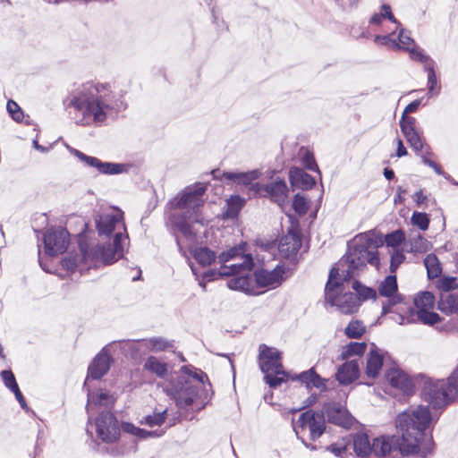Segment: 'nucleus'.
Returning <instances> with one entry per match:
<instances>
[{
	"label": "nucleus",
	"instance_id": "f257e3e1",
	"mask_svg": "<svg viewBox=\"0 0 458 458\" xmlns=\"http://www.w3.org/2000/svg\"><path fill=\"white\" fill-rule=\"evenodd\" d=\"M432 420L428 407L404 411L396 419L397 436H382L372 441V457H386L394 453L425 458L433 449L431 436L425 433Z\"/></svg>",
	"mask_w": 458,
	"mask_h": 458
},
{
	"label": "nucleus",
	"instance_id": "f03ea898",
	"mask_svg": "<svg viewBox=\"0 0 458 458\" xmlns=\"http://www.w3.org/2000/svg\"><path fill=\"white\" fill-rule=\"evenodd\" d=\"M68 107L76 124L101 126L108 116L124 110L126 103L111 83L89 81L73 91Z\"/></svg>",
	"mask_w": 458,
	"mask_h": 458
},
{
	"label": "nucleus",
	"instance_id": "7ed1b4c3",
	"mask_svg": "<svg viewBox=\"0 0 458 458\" xmlns=\"http://www.w3.org/2000/svg\"><path fill=\"white\" fill-rule=\"evenodd\" d=\"M99 235L109 236L114 233L113 245L98 244L90 247V250L82 249L85 259H91L93 264L110 265L116 262L123 256L124 246L128 239L124 224L123 212L114 208L112 213L103 214L96 220Z\"/></svg>",
	"mask_w": 458,
	"mask_h": 458
},
{
	"label": "nucleus",
	"instance_id": "20e7f679",
	"mask_svg": "<svg viewBox=\"0 0 458 458\" xmlns=\"http://www.w3.org/2000/svg\"><path fill=\"white\" fill-rule=\"evenodd\" d=\"M381 244L382 240L375 232L369 231L356 235L346 255L335 267L338 270V275L343 276V281L353 277L367 264L378 268L380 261L377 250Z\"/></svg>",
	"mask_w": 458,
	"mask_h": 458
},
{
	"label": "nucleus",
	"instance_id": "39448f33",
	"mask_svg": "<svg viewBox=\"0 0 458 458\" xmlns=\"http://www.w3.org/2000/svg\"><path fill=\"white\" fill-rule=\"evenodd\" d=\"M206 187L198 183L186 188L173 201L172 206L179 211L172 216V223L187 239L193 240L197 233L196 225H205L208 220L201 216L199 208L203 205Z\"/></svg>",
	"mask_w": 458,
	"mask_h": 458
},
{
	"label": "nucleus",
	"instance_id": "423d86ee",
	"mask_svg": "<svg viewBox=\"0 0 458 458\" xmlns=\"http://www.w3.org/2000/svg\"><path fill=\"white\" fill-rule=\"evenodd\" d=\"M180 373L171 375L170 380L164 386V391L175 401L178 407L184 408L191 405L198 395L197 387L185 377H191L202 384L208 377L203 371L191 365L182 366Z\"/></svg>",
	"mask_w": 458,
	"mask_h": 458
},
{
	"label": "nucleus",
	"instance_id": "0eeeda50",
	"mask_svg": "<svg viewBox=\"0 0 458 458\" xmlns=\"http://www.w3.org/2000/svg\"><path fill=\"white\" fill-rule=\"evenodd\" d=\"M245 244L231 248L218 256L221 264L219 270H209L204 274L208 281L216 280L222 276H230L250 272L253 266L251 255L245 254Z\"/></svg>",
	"mask_w": 458,
	"mask_h": 458
},
{
	"label": "nucleus",
	"instance_id": "6e6552de",
	"mask_svg": "<svg viewBox=\"0 0 458 458\" xmlns=\"http://www.w3.org/2000/svg\"><path fill=\"white\" fill-rule=\"evenodd\" d=\"M423 399L434 409H440L458 396V368L446 379H429L424 383Z\"/></svg>",
	"mask_w": 458,
	"mask_h": 458
},
{
	"label": "nucleus",
	"instance_id": "1a4fd4ad",
	"mask_svg": "<svg viewBox=\"0 0 458 458\" xmlns=\"http://www.w3.org/2000/svg\"><path fill=\"white\" fill-rule=\"evenodd\" d=\"M338 270L332 268L325 289L326 301L335 306L344 314H352L358 311L360 301L353 293H341L344 290V282L340 283Z\"/></svg>",
	"mask_w": 458,
	"mask_h": 458
},
{
	"label": "nucleus",
	"instance_id": "9d476101",
	"mask_svg": "<svg viewBox=\"0 0 458 458\" xmlns=\"http://www.w3.org/2000/svg\"><path fill=\"white\" fill-rule=\"evenodd\" d=\"M259 367L265 374V380L270 387L279 386L286 377L281 362V353L275 348L265 344L259 346Z\"/></svg>",
	"mask_w": 458,
	"mask_h": 458
},
{
	"label": "nucleus",
	"instance_id": "9b49d317",
	"mask_svg": "<svg viewBox=\"0 0 458 458\" xmlns=\"http://www.w3.org/2000/svg\"><path fill=\"white\" fill-rule=\"evenodd\" d=\"M325 428V417L323 413L313 411H307L301 413L299 419L293 422V430L296 436L301 439L306 446H309L305 443L306 437L315 441L322 436Z\"/></svg>",
	"mask_w": 458,
	"mask_h": 458
},
{
	"label": "nucleus",
	"instance_id": "f8f14e48",
	"mask_svg": "<svg viewBox=\"0 0 458 458\" xmlns=\"http://www.w3.org/2000/svg\"><path fill=\"white\" fill-rule=\"evenodd\" d=\"M69 150L85 165L96 168L98 172L103 174L115 175L125 174L131 168V165L129 164L103 162L95 157L87 156L78 149L69 148Z\"/></svg>",
	"mask_w": 458,
	"mask_h": 458
},
{
	"label": "nucleus",
	"instance_id": "ddd939ff",
	"mask_svg": "<svg viewBox=\"0 0 458 458\" xmlns=\"http://www.w3.org/2000/svg\"><path fill=\"white\" fill-rule=\"evenodd\" d=\"M413 304V312L418 321L428 325H434L440 321L439 315L432 311L435 306V297L431 293L422 292L419 293L414 298Z\"/></svg>",
	"mask_w": 458,
	"mask_h": 458
},
{
	"label": "nucleus",
	"instance_id": "4468645a",
	"mask_svg": "<svg viewBox=\"0 0 458 458\" xmlns=\"http://www.w3.org/2000/svg\"><path fill=\"white\" fill-rule=\"evenodd\" d=\"M96 428L98 437L103 442L113 443L117 440L120 435L118 422L108 411H102L96 419Z\"/></svg>",
	"mask_w": 458,
	"mask_h": 458
},
{
	"label": "nucleus",
	"instance_id": "2eb2a0df",
	"mask_svg": "<svg viewBox=\"0 0 458 458\" xmlns=\"http://www.w3.org/2000/svg\"><path fill=\"white\" fill-rule=\"evenodd\" d=\"M46 253L56 256L64 253L69 245V233L64 228H51L44 236Z\"/></svg>",
	"mask_w": 458,
	"mask_h": 458
},
{
	"label": "nucleus",
	"instance_id": "dca6fc26",
	"mask_svg": "<svg viewBox=\"0 0 458 458\" xmlns=\"http://www.w3.org/2000/svg\"><path fill=\"white\" fill-rule=\"evenodd\" d=\"M393 313L391 318L399 325H404L418 321L413 309L401 302L400 299L390 300L387 305H383V314Z\"/></svg>",
	"mask_w": 458,
	"mask_h": 458
},
{
	"label": "nucleus",
	"instance_id": "f3484780",
	"mask_svg": "<svg viewBox=\"0 0 458 458\" xmlns=\"http://www.w3.org/2000/svg\"><path fill=\"white\" fill-rule=\"evenodd\" d=\"M284 269L276 266L273 270L261 269L255 272V284L258 287L276 288L284 280Z\"/></svg>",
	"mask_w": 458,
	"mask_h": 458
},
{
	"label": "nucleus",
	"instance_id": "a211bd4d",
	"mask_svg": "<svg viewBox=\"0 0 458 458\" xmlns=\"http://www.w3.org/2000/svg\"><path fill=\"white\" fill-rule=\"evenodd\" d=\"M386 379L390 386L403 394H410L413 389L411 378L398 367H392L386 372Z\"/></svg>",
	"mask_w": 458,
	"mask_h": 458
},
{
	"label": "nucleus",
	"instance_id": "6ab92c4d",
	"mask_svg": "<svg viewBox=\"0 0 458 458\" xmlns=\"http://www.w3.org/2000/svg\"><path fill=\"white\" fill-rule=\"evenodd\" d=\"M301 247V238L296 227L292 226L287 234L280 240L278 250L280 254L286 259L296 255Z\"/></svg>",
	"mask_w": 458,
	"mask_h": 458
},
{
	"label": "nucleus",
	"instance_id": "aec40b11",
	"mask_svg": "<svg viewBox=\"0 0 458 458\" xmlns=\"http://www.w3.org/2000/svg\"><path fill=\"white\" fill-rule=\"evenodd\" d=\"M401 131L403 133L410 146L417 152L423 150V140L421 136L415 129V118L402 115L400 121Z\"/></svg>",
	"mask_w": 458,
	"mask_h": 458
},
{
	"label": "nucleus",
	"instance_id": "412c9836",
	"mask_svg": "<svg viewBox=\"0 0 458 458\" xmlns=\"http://www.w3.org/2000/svg\"><path fill=\"white\" fill-rule=\"evenodd\" d=\"M384 352L372 344L368 353L365 369L368 377L376 378L379 375L384 364Z\"/></svg>",
	"mask_w": 458,
	"mask_h": 458
},
{
	"label": "nucleus",
	"instance_id": "4be33fe9",
	"mask_svg": "<svg viewBox=\"0 0 458 458\" xmlns=\"http://www.w3.org/2000/svg\"><path fill=\"white\" fill-rule=\"evenodd\" d=\"M114 397L109 394L107 392L100 393H88V403L86 406L87 412L89 414V421L91 420V416L98 408H109L114 403Z\"/></svg>",
	"mask_w": 458,
	"mask_h": 458
},
{
	"label": "nucleus",
	"instance_id": "5701e85b",
	"mask_svg": "<svg viewBox=\"0 0 458 458\" xmlns=\"http://www.w3.org/2000/svg\"><path fill=\"white\" fill-rule=\"evenodd\" d=\"M111 357L106 352H101L98 353L88 369V378L99 379L110 369Z\"/></svg>",
	"mask_w": 458,
	"mask_h": 458
},
{
	"label": "nucleus",
	"instance_id": "b1692460",
	"mask_svg": "<svg viewBox=\"0 0 458 458\" xmlns=\"http://www.w3.org/2000/svg\"><path fill=\"white\" fill-rule=\"evenodd\" d=\"M241 274L239 276L231 278L227 282V286L232 290L241 291L248 294H259V292L256 289L255 278L253 279L249 272Z\"/></svg>",
	"mask_w": 458,
	"mask_h": 458
},
{
	"label": "nucleus",
	"instance_id": "393cba45",
	"mask_svg": "<svg viewBox=\"0 0 458 458\" xmlns=\"http://www.w3.org/2000/svg\"><path fill=\"white\" fill-rule=\"evenodd\" d=\"M265 191L270 199L279 206H283L288 195V188L285 182L279 178L267 184L265 186Z\"/></svg>",
	"mask_w": 458,
	"mask_h": 458
},
{
	"label": "nucleus",
	"instance_id": "a878e982",
	"mask_svg": "<svg viewBox=\"0 0 458 458\" xmlns=\"http://www.w3.org/2000/svg\"><path fill=\"white\" fill-rule=\"evenodd\" d=\"M360 368L357 360H351L344 363L336 373V379L342 385H349L358 378Z\"/></svg>",
	"mask_w": 458,
	"mask_h": 458
},
{
	"label": "nucleus",
	"instance_id": "bb28decb",
	"mask_svg": "<svg viewBox=\"0 0 458 458\" xmlns=\"http://www.w3.org/2000/svg\"><path fill=\"white\" fill-rule=\"evenodd\" d=\"M260 173L259 170H252L249 172H225L223 178L236 185L248 186L257 180Z\"/></svg>",
	"mask_w": 458,
	"mask_h": 458
},
{
	"label": "nucleus",
	"instance_id": "cd10ccee",
	"mask_svg": "<svg viewBox=\"0 0 458 458\" xmlns=\"http://www.w3.org/2000/svg\"><path fill=\"white\" fill-rule=\"evenodd\" d=\"M82 249H84L85 250H89V251L90 250V248H88V247L81 244V256L80 257H78V256L65 257L62 260L63 267H64L68 271H73L76 268H80V270H83L84 267H82V263H84L86 266H88V268H89L91 267H97L101 265V264H98L95 266L90 258L88 259H85L83 257Z\"/></svg>",
	"mask_w": 458,
	"mask_h": 458
},
{
	"label": "nucleus",
	"instance_id": "c85d7f7f",
	"mask_svg": "<svg viewBox=\"0 0 458 458\" xmlns=\"http://www.w3.org/2000/svg\"><path fill=\"white\" fill-rule=\"evenodd\" d=\"M289 178L293 187L302 190H309L315 184L313 177L298 167H293L290 170Z\"/></svg>",
	"mask_w": 458,
	"mask_h": 458
},
{
	"label": "nucleus",
	"instance_id": "c756f323",
	"mask_svg": "<svg viewBox=\"0 0 458 458\" xmlns=\"http://www.w3.org/2000/svg\"><path fill=\"white\" fill-rule=\"evenodd\" d=\"M353 450L360 458L372 457V442L369 441L368 435L364 433L354 435Z\"/></svg>",
	"mask_w": 458,
	"mask_h": 458
},
{
	"label": "nucleus",
	"instance_id": "7c9ffc66",
	"mask_svg": "<svg viewBox=\"0 0 458 458\" xmlns=\"http://www.w3.org/2000/svg\"><path fill=\"white\" fill-rule=\"evenodd\" d=\"M139 348L158 352L173 347V343L163 337H152L135 341Z\"/></svg>",
	"mask_w": 458,
	"mask_h": 458
},
{
	"label": "nucleus",
	"instance_id": "2f4dec72",
	"mask_svg": "<svg viewBox=\"0 0 458 458\" xmlns=\"http://www.w3.org/2000/svg\"><path fill=\"white\" fill-rule=\"evenodd\" d=\"M404 245L411 253H425L429 250V242L420 233L410 235Z\"/></svg>",
	"mask_w": 458,
	"mask_h": 458
},
{
	"label": "nucleus",
	"instance_id": "473e14b6",
	"mask_svg": "<svg viewBox=\"0 0 458 458\" xmlns=\"http://www.w3.org/2000/svg\"><path fill=\"white\" fill-rule=\"evenodd\" d=\"M438 310L446 315L458 316V293L443 294L438 301Z\"/></svg>",
	"mask_w": 458,
	"mask_h": 458
},
{
	"label": "nucleus",
	"instance_id": "72a5a7b5",
	"mask_svg": "<svg viewBox=\"0 0 458 458\" xmlns=\"http://www.w3.org/2000/svg\"><path fill=\"white\" fill-rule=\"evenodd\" d=\"M122 429L126 433L136 436L140 439H146L148 437H159L165 434V430L163 429L147 430L140 428L129 422L123 423Z\"/></svg>",
	"mask_w": 458,
	"mask_h": 458
},
{
	"label": "nucleus",
	"instance_id": "f704fd0d",
	"mask_svg": "<svg viewBox=\"0 0 458 458\" xmlns=\"http://www.w3.org/2000/svg\"><path fill=\"white\" fill-rule=\"evenodd\" d=\"M297 378L305 385L306 390H309L312 386L316 388L325 387L323 379L314 371L313 369L301 373L297 376Z\"/></svg>",
	"mask_w": 458,
	"mask_h": 458
},
{
	"label": "nucleus",
	"instance_id": "c9c22d12",
	"mask_svg": "<svg viewBox=\"0 0 458 458\" xmlns=\"http://www.w3.org/2000/svg\"><path fill=\"white\" fill-rule=\"evenodd\" d=\"M144 369L155 374L158 377H164L167 374V364L155 356H149L145 363Z\"/></svg>",
	"mask_w": 458,
	"mask_h": 458
},
{
	"label": "nucleus",
	"instance_id": "e433bc0d",
	"mask_svg": "<svg viewBox=\"0 0 458 458\" xmlns=\"http://www.w3.org/2000/svg\"><path fill=\"white\" fill-rule=\"evenodd\" d=\"M191 253L194 259L202 267L210 266L216 259V253L207 247L195 248Z\"/></svg>",
	"mask_w": 458,
	"mask_h": 458
},
{
	"label": "nucleus",
	"instance_id": "4c0bfd02",
	"mask_svg": "<svg viewBox=\"0 0 458 458\" xmlns=\"http://www.w3.org/2000/svg\"><path fill=\"white\" fill-rule=\"evenodd\" d=\"M384 19H388L391 22L395 24V30H397L400 27V23L397 21V20L394 18V16L392 13L391 7L388 4H383L380 8V12L378 13H374L370 20V24L379 25L381 24L382 21Z\"/></svg>",
	"mask_w": 458,
	"mask_h": 458
},
{
	"label": "nucleus",
	"instance_id": "58836bf2",
	"mask_svg": "<svg viewBox=\"0 0 458 458\" xmlns=\"http://www.w3.org/2000/svg\"><path fill=\"white\" fill-rule=\"evenodd\" d=\"M367 349V344L365 343H351L343 347L341 352V359L347 360L355 356L362 355Z\"/></svg>",
	"mask_w": 458,
	"mask_h": 458
},
{
	"label": "nucleus",
	"instance_id": "ea45409f",
	"mask_svg": "<svg viewBox=\"0 0 458 458\" xmlns=\"http://www.w3.org/2000/svg\"><path fill=\"white\" fill-rule=\"evenodd\" d=\"M352 287L355 291L354 294L357 296V299H359L360 304L365 301L375 300L377 297L375 289L367 287L358 281L352 282Z\"/></svg>",
	"mask_w": 458,
	"mask_h": 458
},
{
	"label": "nucleus",
	"instance_id": "a19ab883",
	"mask_svg": "<svg viewBox=\"0 0 458 458\" xmlns=\"http://www.w3.org/2000/svg\"><path fill=\"white\" fill-rule=\"evenodd\" d=\"M245 203V199L238 195L231 196L227 200V208L224 213L226 218H235Z\"/></svg>",
	"mask_w": 458,
	"mask_h": 458
},
{
	"label": "nucleus",
	"instance_id": "79ce46f5",
	"mask_svg": "<svg viewBox=\"0 0 458 458\" xmlns=\"http://www.w3.org/2000/svg\"><path fill=\"white\" fill-rule=\"evenodd\" d=\"M424 265L427 268L428 276L431 279L437 278L442 272L440 262L435 254H428L424 259Z\"/></svg>",
	"mask_w": 458,
	"mask_h": 458
},
{
	"label": "nucleus",
	"instance_id": "37998d69",
	"mask_svg": "<svg viewBox=\"0 0 458 458\" xmlns=\"http://www.w3.org/2000/svg\"><path fill=\"white\" fill-rule=\"evenodd\" d=\"M397 291V282L395 276H386L378 286V293L382 296L391 297Z\"/></svg>",
	"mask_w": 458,
	"mask_h": 458
},
{
	"label": "nucleus",
	"instance_id": "c03bdc74",
	"mask_svg": "<svg viewBox=\"0 0 458 458\" xmlns=\"http://www.w3.org/2000/svg\"><path fill=\"white\" fill-rule=\"evenodd\" d=\"M167 418V410L162 411H155L152 415L145 416L141 420V424H146L149 427L161 426Z\"/></svg>",
	"mask_w": 458,
	"mask_h": 458
},
{
	"label": "nucleus",
	"instance_id": "a18cd8bd",
	"mask_svg": "<svg viewBox=\"0 0 458 458\" xmlns=\"http://www.w3.org/2000/svg\"><path fill=\"white\" fill-rule=\"evenodd\" d=\"M365 331V326L359 320H352L345 328V334L350 338H360Z\"/></svg>",
	"mask_w": 458,
	"mask_h": 458
},
{
	"label": "nucleus",
	"instance_id": "49530a36",
	"mask_svg": "<svg viewBox=\"0 0 458 458\" xmlns=\"http://www.w3.org/2000/svg\"><path fill=\"white\" fill-rule=\"evenodd\" d=\"M425 71L428 72V95H438L440 92V88L437 86V80L433 66L427 64L425 66Z\"/></svg>",
	"mask_w": 458,
	"mask_h": 458
},
{
	"label": "nucleus",
	"instance_id": "de8ad7c7",
	"mask_svg": "<svg viewBox=\"0 0 458 458\" xmlns=\"http://www.w3.org/2000/svg\"><path fill=\"white\" fill-rule=\"evenodd\" d=\"M411 223L420 230L426 231L428 228L430 219L426 213L414 211L411 217Z\"/></svg>",
	"mask_w": 458,
	"mask_h": 458
},
{
	"label": "nucleus",
	"instance_id": "09e8293b",
	"mask_svg": "<svg viewBox=\"0 0 458 458\" xmlns=\"http://www.w3.org/2000/svg\"><path fill=\"white\" fill-rule=\"evenodd\" d=\"M405 242L404 233L401 230H396L386 236V243L388 247L394 249H399L401 243Z\"/></svg>",
	"mask_w": 458,
	"mask_h": 458
},
{
	"label": "nucleus",
	"instance_id": "8fccbe9b",
	"mask_svg": "<svg viewBox=\"0 0 458 458\" xmlns=\"http://www.w3.org/2000/svg\"><path fill=\"white\" fill-rule=\"evenodd\" d=\"M437 287L444 292L458 289V278L454 276H443L438 280Z\"/></svg>",
	"mask_w": 458,
	"mask_h": 458
},
{
	"label": "nucleus",
	"instance_id": "3c124183",
	"mask_svg": "<svg viewBox=\"0 0 458 458\" xmlns=\"http://www.w3.org/2000/svg\"><path fill=\"white\" fill-rule=\"evenodd\" d=\"M405 256L403 254V250L400 249H394L391 252V261H390V271L391 273H394L399 266L404 261Z\"/></svg>",
	"mask_w": 458,
	"mask_h": 458
},
{
	"label": "nucleus",
	"instance_id": "603ef678",
	"mask_svg": "<svg viewBox=\"0 0 458 458\" xmlns=\"http://www.w3.org/2000/svg\"><path fill=\"white\" fill-rule=\"evenodd\" d=\"M377 45L386 46L392 49H397L400 45L397 43V39L393 37V33L388 35H377L374 39Z\"/></svg>",
	"mask_w": 458,
	"mask_h": 458
},
{
	"label": "nucleus",
	"instance_id": "864d4df0",
	"mask_svg": "<svg viewBox=\"0 0 458 458\" xmlns=\"http://www.w3.org/2000/svg\"><path fill=\"white\" fill-rule=\"evenodd\" d=\"M293 208L296 213L303 215L309 209V203L304 196L296 194L293 201Z\"/></svg>",
	"mask_w": 458,
	"mask_h": 458
},
{
	"label": "nucleus",
	"instance_id": "5fc2aeb1",
	"mask_svg": "<svg viewBox=\"0 0 458 458\" xmlns=\"http://www.w3.org/2000/svg\"><path fill=\"white\" fill-rule=\"evenodd\" d=\"M300 155L301 162L307 169L311 171L318 170L313 155L308 149L301 148Z\"/></svg>",
	"mask_w": 458,
	"mask_h": 458
},
{
	"label": "nucleus",
	"instance_id": "6e6d98bb",
	"mask_svg": "<svg viewBox=\"0 0 458 458\" xmlns=\"http://www.w3.org/2000/svg\"><path fill=\"white\" fill-rule=\"evenodd\" d=\"M6 108L8 113L14 121L18 123H21L22 121L24 114L22 110L16 102H14L13 100H9L7 102Z\"/></svg>",
	"mask_w": 458,
	"mask_h": 458
},
{
	"label": "nucleus",
	"instance_id": "4d7b16f0",
	"mask_svg": "<svg viewBox=\"0 0 458 458\" xmlns=\"http://www.w3.org/2000/svg\"><path fill=\"white\" fill-rule=\"evenodd\" d=\"M327 415H328L329 420L336 425L345 427L348 424L347 419L345 418V413H344V411H343L341 410L328 411Z\"/></svg>",
	"mask_w": 458,
	"mask_h": 458
},
{
	"label": "nucleus",
	"instance_id": "13d9d810",
	"mask_svg": "<svg viewBox=\"0 0 458 458\" xmlns=\"http://www.w3.org/2000/svg\"><path fill=\"white\" fill-rule=\"evenodd\" d=\"M1 377L4 383V386L12 392L19 387L14 375L11 370H3L1 372Z\"/></svg>",
	"mask_w": 458,
	"mask_h": 458
},
{
	"label": "nucleus",
	"instance_id": "bf43d9fd",
	"mask_svg": "<svg viewBox=\"0 0 458 458\" xmlns=\"http://www.w3.org/2000/svg\"><path fill=\"white\" fill-rule=\"evenodd\" d=\"M397 43L400 47L397 49L410 50L414 41L410 35L405 34L403 29L400 30Z\"/></svg>",
	"mask_w": 458,
	"mask_h": 458
},
{
	"label": "nucleus",
	"instance_id": "052dcab7",
	"mask_svg": "<svg viewBox=\"0 0 458 458\" xmlns=\"http://www.w3.org/2000/svg\"><path fill=\"white\" fill-rule=\"evenodd\" d=\"M410 53V56L412 60L427 63L428 61V57L424 55L421 51L417 48L410 47V50H407Z\"/></svg>",
	"mask_w": 458,
	"mask_h": 458
},
{
	"label": "nucleus",
	"instance_id": "680f3d73",
	"mask_svg": "<svg viewBox=\"0 0 458 458\" xmlns=\"http://www.w3.org/2000/svg\"><path fill=\"white\" fill-rule=\"evenodd\" d=\"M327 449L336 456H341L346 451V445L344 444H333Z\"/></svg>",
	"mask_w": 458,
	"mask_h": 458
},
{
	"label": "nucleus",
	"instance_id": "e2e57ef3",
	"mask_svg": "<svg viewBox=\"0 0 458 458\" xmlns=\"http://www.w3.org/2000/svg\"><path fill=\"white\" fill-rule=\"evenodd\" d=\"M421 103V98L416 99L410 103L404 109L403 115L407 116V114L414 113L419 108Z\"/></svg>",
	"mask_w": 458,
	"mask_h": 458
},
{
	"label": "nucleus",
	"instance_id": "0e129e2a",
	"mask_svg": "<svg viewBox=\"0 0 458 458\" xmlns=\"http://www.w3.org/2000/svg\"><path fill=\"white\" fill-rule=\"evenodd\" d=\"M412 198H413V200L419 206L424 204L428 199L427 196L423 193V191L421 190L416 191L413 194Z\"/></svg>",
	"mask_w": 458,
	"mask_h": 458
},
{
	"label": "nucleus",
	"instance_id": "69168bd1",
	"mask_svg": "<svg viewBox=\"0 0 458 458\" xmlns=\"http://www.w3.org/2000/svg\"><path fill=\"white\" fill-rule=\"evenodd\" d=\"M406 155H407V150H406L405 147L403 146L402 140L398 139L396 156L398 157H402Z\"/></svg>",
	"mask_w": 458,
	"mask_h": 458
},
{
	"label": "nucleus",
	"instance_id": "338daca9",
	"mask_svg": "<svg viewBox=\"0 0 458 458\" xmlns=\"http://www.w3.org/2000/svg\"><path fill=\"white\" fill-rule=\"evenodd\" d=\"M13 393L14 394V395H15L17 401L19 402V403L21 404V406L23 409L27 408L25 399H24L23 395L21 394L19 387L17 389L13 390Z\"/></svg>",
	"mask_w": 458,
	"mask_h": 458
},
{
	"label": "nucleus",
	"instance_id": "774afa93",
	"mask_svg": "<svg viewBox=\"0 0 458 458\" xmlns=\"http://www.w3.org/2000/svg\"><path fill=\"white\" fill-rule=\"evenodd\" d=\"M317 401V395L315 394H310L304 402V405L301 408L311 406Z\"/></svg>",
	"mask_w": 458,
	"mask_h": 458
}]
</instances>
